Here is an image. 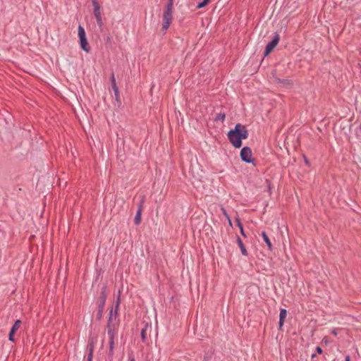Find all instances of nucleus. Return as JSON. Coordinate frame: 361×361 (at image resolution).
Instances as JSON below:
<instances>
[{
    "mask_svg": "<svg viewBox=\"0 0 361 361\" xmlns=\"http://www.w3.org/2000/svg\"><path fill=\"white\" fill-rule=\"evenodd\" d=\"M227 135L232 145L240 148L242 146V140L247 138L248 131L245 126L237 123L233 130L228 131Z\"/></svg>",
    "mask_w": 361,
    "mask_h": 361,
    "instance_id": "obj_1",
    "label": "nucleus"
},
{
    "mask_svg": "<svg viewBox=\"0 0 361 361\" xmlns=\"http://www.w3.org/2000/svg\"><path fill=\"white\" fill-rule=\"evenodd\" d=\"M173 0H169L163 15L164 23L162 30L164 31H166L169 29L171 23L173 19Z\"/></svg>",
    "mask_w": 361,
    "mask_h": 361,
    "instance_id": "obj_2",
    "label": "nucleus"
},
{
    "mask_svg": "<svg viewBox=\"0 0 361 361\" xmlns=\"http://www.w3.org/2000/svg\"><path fill=\"white\" fill-rule=\"evenodd\" d=\"M78 37L80 39V45L81 49L88 53L90 51V47L86 38L85 31L84 28L80 25L78 27Z\"/></svg>",
    "mask_w": 361,
    "mask_h": 361,
    "instance_id": "obj_3",
    "label": "nucleus"
},
{
    "mask_svg": "<svg viewBox=\"0 0 361 361\" xmlns=\"http://www.w3.org/2000/svg\"><path fill=\"white\" fill-rule=\"evenodd\" d=\"M106 287L104 286L102 289L101 295H100V297H99V301H98V303H99V305H98V308H99L98 318L99 319H100L102 317L104 305H105V302H106Z\"/></svg>",
    "mask_w": 361,
    "mask_h": 361,
    "instance_id": "obj_4",
    "label": "nucleus"
},
{
    "mask_svg": "<svg viewBox=\"0 0 361 361\" xmlns=\"http://www.w3.org/2000/svg\"><path fill=\"white\" fill-rule=\"evenodd\" d=\"M240 156L241 159L246 163L253 162L252 150L248 147H244L242 148Z\"/></svg>",
    "mask_w": 361,
    "mask_h": 361,
    "instance_id": "obj_5",
    "label": "nucleus"
},
{
    "mask_svg": "<svg viewBox=\"0 0 361 361\" xmlns=\"http://www.w3.org/2000/svg\"><path fill=\"white\" fill-rule=\"evenodd\" d=\"M280 39L279 34H276L273 39L267 44L264 50V56L269 55L278 44Z\"/></svg>",
    "mask_w": 361,
    "mask_h": 361,
    "instance_id": "obj_6",
    "label": "nucleus"
},
{
    "mask_svg": "<svg viewBox=\"0 0 361 361\" xmlns=\"http://www.w3.org/2000/svg\"><path fill=\"white\" fill-rule=\"evenodd\" d=\"M120 302H121V298H120V295H119L118 296V298H117V300H116V302L115 310H114L113 308H112L110 310L109 316V319H108V324L111 325V324L113 322V320L116 319V318L117 317V314H118V308H119Z\"/></svg>",
    "mask_w": 361,
    "mask_h": 361,
    "instance_id": "obj_7",
    "label": "nucleus"
},
{
    "mask_svg": "<svg viewBox=\"0 0 361 361\" xmlns=\"http://www.w3.org/2000/svg\"><path fill=\"white\" fill-rule=\"evenodd\" d=\"M94 16L96 18L97 23L99 27L103 25L102 13L100 11V7L94 8Z\"/></svg>",
    "mask_w": 361,
    "mask_h": 361,
    "instance_id": "obj_8",
    "label": "nucleus"
},
{
    "mask_svg": "<svg viewBox=\"0 0 361 361\" xmlns=\"http://www.w3.org/2000/svg\"><path fill=\"white\" fill-rule=\"evenodd\" d=\"M287 317V311L286 309H281L280 310V314H279V328L281 329L284 324V321Z\"/></svg>",
    "mask_w": 361,
    "mask_h": 361,
    "instance_id": "obj_9",
    "label": "nucleus"
},
{
    "mask_svg": "<svg viewBox=\"0 0 361 361\" xmlns=\"http://www.w3.org/2000/svg\"><path fill=\"white\" fill-rule=\"evenodd\" d=\"M262 236L263 240L266 243L269 250H272V244H271L269 237L267 236L266 232L262 231Z\"/></svg>",
    "mask_w": 361,
    "mask_h": 361,
    "instance_id": "obj_10",
    "label": "nucleus"
},
{
    "mask_svg": "<svg viewBox=\"0 0 361 361\" xmlns=\"http://www.w3.org/2000/svg\"><path fill=\"white\" fill-rule=\"evenodd\" d=\"M237 242H238V246L240 249V251H241V253L243 255H245V256H247V252L241 240V239L238 237V239H237Z\"/></svg>",
    "mask_w": 361,
    "mask_h": 361,
    "instance_id": "obj_11",
    "label": "nucleus"
},
{
    "mask_svg": "<svg viewBox=\"0 0 361 361\" xmlns=\"http://www.w3.org/2000/svg\"><path fill=\"white\" fill-rule=\"evenodd\" d=\"M141 214H142V210L140 208L136 214H135V216L134 218V221H135V224L136 225H139L141 222Z\"/></svg>",
    "mask_w": 361,
    "mask_h": 361,
    "instance_id": "obj_12",
    "label": "nucleus"
},
{
    "mask_svg": "<svg viewBox=\"0 0 361 361\" xmlns=\"http://www.w3.org/2000/svg\"><path fill=\"white\" fill-rule=\"evenodd\" d=\"M225 118H226V114H225V113H224V112H221V113L218 114L216 116V117H215V118H214V121H221V122H224V120H225Z\"/></svg>",
    "mask_w": 361,
    "mask_h": 361,
    "instance_id": "obj_13",
    "label": "nucleus"
},
{
    "mask_svg": "<svg viewBox=\"0 0 361 361\" xmlns=\"http://www.w3.org/2000/svg\"><path fill=\"white\" fill-rule=\"evenodd\" d=\"M108 327V335L109 336V339H114L115 332L114 329L111 327L110 324H107Z\"/></svg>",
    "mask_w": 361,
    "mask_h": 361,
    "instance_id": "obj_14",
    "label": "nucleus"
},
{
    "mask_svg": "<svg viewBox=\"0 0 361 361\" xmlns=\"http://www.w3.org/2000/svg\"><path fill=\"white\" fill-rule=\"evenodd\" d=\"M114 339H109V355L112 356L114 354Z\"/></svg>",
    "mask_w": 361,
    "mask_h": 361,
    "instance_id": "obj_15",
    "label": "nucleus"
},
{
    "mask_svg": "<svg viewBox=\"0 0 361 361\" xmlns=\"http://www.w3.org/2000/svg\"><path fill=\"white\" fill-rule=\"evenodd\" d=\"M93 352H94V346L92 345H91L90 347L89 353H88L87 358V361H92Z\"/></svg>",
    "mask_w": 361,
    "mask_h": 361,
    "instance_id": "obj_16",
    "label": "nucleus"
},
{
    "mask_svg": "<svg viewBox=\"0 0 361 361\" xmlns=\"http://www.w3.org/2000/svg\"><path fill=\"white\" fill-rule=\"evenodd\" d=\"M20 321L16 320L14 324L13 325L11 331L16 332L18 330V329L20 328Z\"/></svg>",
    "mask_w": 361,
    "mask_h": 361,
    "instance_id": "obj_17",
    "label": "nucleus"
},
{
    "mask_svg": "<svg viewBox=\"0 0 361 361\" xmlns=\"http://www.w3.org/2000/svg\"><path fill=\"white\" fill-rule=\"evenodd\" d=\"M221 210L222 212V214H224V216L226 217V219L228 220V223L230 225H231V220L228 214V213L226 212V209L224 208V207H221Z\"/></svg>",
    "mask_w": 361,
    "mask_h": 361,
    "instance_id": "obj_18",
    "label": "nucleus"
},
{
    "mask_svg": "<svg viewBox=\"0 0 361 361\" xmlns=\"http://www.w3.org/2000/svg\"><path fill=\"white\" fill-rule=\"evenodd\" d=\"M209 2V0H203L202 2L198 4V5L197 6V8H202L204 7L206 5H207Z\"/></svg>",
    "mask_w": 361,
    "mask_h": 361,
    "instance_id": "obj_19",
    "label": "nucleus"
},
{
    "mask_svg": "<svg viewBox=\"0 0 361 361\" xmlns=\"http://www.w3.org/2000/svg\"><path fill=\"white\" fill-rule=\"evenodd\" d=\"M236 221H237V222H238V227H239V228H240V233H241V235H243V236H245V233H244V231H243V225H242V224H241V222H240V219H236Z\"/></svg>",
    "mask_w": 361,
    "mask_h": 361,
    "instance_id": "obj_20",
    "label": "nucleus"
},
{
    "mask_svg": "<svg viewBox=\"0 0 361 361\" xmlns=\"http://www.w3.org/2000/svg\"><path fill=\"white\" fill-rule=\"evenodd\" d=\"M112 89H113V90L114 92L116 100H118V99H119V91H118V87L115 86V87H112Z\"/></svg>",
    "mask_w": 361,
    "mask_h": 361,
    "instance_id": "obj_21",
    "label": "nucleus"
},
{
    "mask_svg": "<svg viewBox=\"0 0 361 361\" xmlns=\"http://www.w3.org/2000/svg\"><path fill=\"white\" fill-rule=\"evenodd\" d=\"M141 338L142 341H145L147 335H146V328L142 329L141 331Z\"/></svg>",
    "mask_w": 361,
    "mask_h": 361,
    "instance_id": "obj_22",
    "label": "nucleus"
},
{
    "mask_svg": "<svg viewBox=\"0 0 361 361\" xmlns=\"http://www.w3.org/2000/svg\"><path fill=\"white\" fill-rule=\"evenodd\" d=\"M266 183H267V188H268V192H269V194L271 195V192H272V186H271V182L269 180H266Z\"/></svg>",
    "mask_w": 361,
    "mask_h": 361,
    "instance_id": "obj_23",
    "label": "nucleus"
},
{
    "mask_svg": "<svg viewBox=\"0 0 361 361\" xmlns=\"http://www.w3.org/2000/svg\"><path fill=\"white\" fill-rule=\"evenodd\" d=\"M111 82L112 87L117 86L114 73L111 75Z\"/></svg>",
    "mask_w": 361,
    "mask_h": 361,
    "instance_id": "obj_24",
    "label": "nucleus"
},
{
    "mask_svg": "<svg viewBox=\"0 0 361 361\" xmlns=\"http://www.w3.org/2000/svg\"><path fill=\"white\" fill-rule=\"evenodd\" d=\"M92 3L94 8L100 7L99 3L97 2V0H92Z\"/></svg>",
    "mask_w": 361,
    "mask_h": 361,
    "instance_id": "obj_25",
    "label": "nucleus"
},
{
    "mask_svg": "<svg viewBox=\"0 0 361 361\" xmlns=\"http://www.w3.org/2000/svg\"><path fill=\"white\" fill-rule=\"evenodd\" d=\"M15 333L16 332H14V331H10V332H9V340L11 341H14L13 336H14Z\"/></svg>",
    "mask_w": 361,
    "mask_h": 361,
    "instance_id": "obj_26",
    "label": "nucleus"
},
{
    "mask_svg": "<svg viewBox=\"0 0 361 361\" xmlns=\"http://www.w3.org/2000/svg\"><path fill=\"white\" fill-rule=\"evenodd\" d=\"M331 334L336 336L338 335V329H332L331 330Z\"/></svg>",
    "mask_w": 361,
    "mask_h": 361,
    "instance_id": "obj_27",
    "label": "nucleus"
},
{
    "mask_svg": "<svg viewBox=\"0 0 361 361\" xmlns=\"http://www.w3.org/2000/svg\"><path fill=\"white\" fill-rule=\"evenodd\" d=\"M316 351H317L319 354H322V352H323L322 349L320 347H319V346L316 348Z\"/></svg>",
    "mask_w": 361,
    "mask_h": 361,
    "instance_id": "obj_28",
    "label": "nucleus"
},
{
    "mask_svg": "<svg viewBox=\"0 0 361 361\" xmlns=\"http://www.w3.org/2000/svg\"><path fill=\"white\" fill-rule=\"evenodd\" d=\"M345 361H350V356H349V355H347V356L345 357Z\"/></svg>",
    "mask_w": 361,
    "mask_h": 361,
    "instance_id": "obj_29",
    "label": "nucleus"
},
{
    "mask_svg": "<svg viewBox=\"0 0 361 361\" xmlns=\"http://www.w3.org/2000/svg\"><path fill=\"white\" fill-rule=\"evenodd\" d=\"M323 342H324L326 344H327V343H328V340H327V338H323Z\"/></svg>",
    "mask_w": 361,
    "mask_h": 361,
    "instance_id": "obj_30",
    "label": "nucleus"
},
{
    "mask_svg": "<svg viewBox=\"0 0 361 361\" xmlns=\"http://www.w3.org/2000/svg\"><path fill=\"white\" fill-rule=\"evenodd\" d=\"M130 361H135V358L133 356L130 357Z\"/></svg>",
    "mask_w": 361,
    "mask_h": 361,
    "instance_id": "obj_31",
    "label": "nucleus"
},
{
    "mask_svg": "<svg viewBox=\"0 0 361 361\" xmlns=\"http://www.w3.org/2000/svg\"><path fill=\"white\" fill-rule=\"evenodd\" d=\"M305 163H306L307 164H309V161H308V159H307L306 157H305Z\"/></svg>",
    "mask_w": 361,
    "mask_h": 361,
    "instance_id": "obj_32",
    "label": "nucleus"
}]
</instances>
